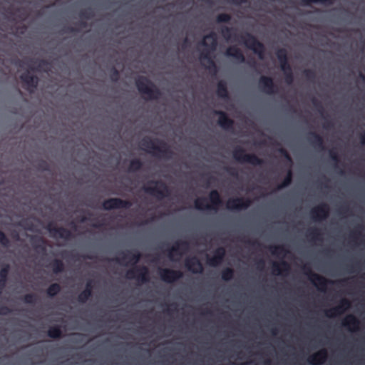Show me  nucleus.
<instances>
[{
	"instance_id": "nucleus-8",
	"label": "nucleus",
	"mask_w": 365,
	"mask_h": 365,
	"mask_svg": "<svg viewBox=\"0 0 365 365\" xmlns=\"http://www.w3.org/2000/svg\"><path fill=\"white\" fill-rule=\"evenodd\" d=\"M304 273L308 277L309 279L314 284L320 291H325L328 284L334 283L332 281L327 279L323 276L312 272L309 266L304 265L303 267Z\"/></svg>"
},
{
	"instance_id": "nucleus-21",
	"label": "nucleus",
	"mask_w": 365,
	"mask_h": 365,
	"mask_svg": "<svg viewBox=\"0 0 365 365\" xmlns=\"http://www.w3.org/2000/svg\"><path fill=\"white\" fill-rule=\"evenodd\" d=\"M185 265L192 273L200 274L203 272V265L196 257L187 258L185 261Z\"/></svg>"
},
{
	"instance_id": "nucleus-50",
	"label": "nucleus",
	"mask_w": 365,
	"mask_h": 365,
	"mask_svg": "<svg viewBox=\"0 0 365 365\" xmlns=\"http://www.w3.org/2000/svg\"><path fill=\"white\" fill-rule=\"evenodd\" d=\"M284 74L285 82L289 85L292 84L294 81V76H293L292 70L284 72Z\"/></svg>"
},
{
	"instance_id": "nucleus-11",
	"label": "nucleus",
	"mask_w": 365,
	"mask_h": 365,
	"mask_svg": "<svg viewBox=\"0 0 365 365\" xmlns=\"http://www.w3.org/2000/svg\"><path fill=\"white\" fill-rule=\"evenodd\" d=\"M252 204V201L248 197H235L230 198L227 202V208L230 210H241L248 208Z\"/></svg>"
},
{
	"instance_id": "nucleus-60",
	"label": "nucleus",
	"mask_w": 365,
	"mask_h": 365,
	"mask_svg": "<svg viewBox=\"0 0 365 365\" xmlns=\"http://www.w3.org/2000/svg\"><path fill=\"white\" fill-rule=\"evenodd\" d=\"M280 68L283 72L289 71L292 70V67L289 63V61L280 64Z\"/></svg>"
},
{
	"instance_id": "nucleus-15",
	"label": "nucleus",
	"mask_w": 365,
	"mask_h": 365,
	"mask_svg": "<svg viewBox=\"0 0 365 365\" xmlns=\"http://www.w3.org/2000/svg\"><path fill=\"white\" fill-rule=\"evenodd\" d=\"M159 275L163 282L167 283H173L182 278L183 274L180 270L164 268L159 269Z\"/></svg>"
},
{
	"instance_id": "nucleus-59",
	"label": "nucleus",
	"mask_w": 365,
	"mask_h": 365,
	"mask_svg": "<svg viewBox=\"0 0 365 365\" xmlns=\"http://www.w3.org/2000/svg\"><path fill=\"white\" fill-rule=\"evenodd\" d=\"M225 170L229 175L233 177L237 176V172L235 168L232 167H226Z\"/></svg>"
},
{
	"instance_id": "nucleus-48",
	"label": "nucleus",
	"mask_w": 365,
	"mask_h": 365,
	"mask_svg": "<svg viewBox=\"0 0 365 365\" xmlns=\"http://www.w3.org/2000/svg\"><path fill=\"white\" fill-rule=\"evenodd\" d=\"M234 29L232 28L224 26L221 30V33L226 39H229L232 36V31Z\"/></svg>"
},
{
	"instance_id": "nucleus-27",
	"label": "nucleus",
	"mask_w": 365,
	"mask_h": 365,
	"mask_svg": "<svg viewBox=\"0 0 365 365\" xmlns=\"http://www.w3.org/2000/svg\"><path fill=\"white\" fill-rule=\"evenodd\" d=\"M290 270V266L288 262L284 260H282L278 262H273L272 264V272L275 274L279 275L282 273H288Z\"/></svg>"
},
{
	"instance_id": "nucleus-25",
	"label": "nucleus",
	"mask_w": 365,
	"mask_h": 365,
	"mask_svg": "<svg viewBox=\"0 0 365 365\" xmlns=\"http://www.w3.org/2000/svg\"><path fill=\"white\" fill-rule=\"evenodd\" d=\"M225 56L227 57H231L235 58L240 63H244L245 61V58L242 52V51L236 46H231L228 47L225 53Z\"/></svg>"
},
{
	"instance_id": "nucleus-51",
	"label": "nucleus",
	"mask_w": 365,
	"mask_h": 365,
	"mask_svg": "<svg viewBox=\"0 0 365 365\" xmlns=\"http://www.w3.org/2000/svg\"><path fill=\"white\" fill-rule=\"evenodd\" d=\"M329 153L331 159L335 163V167L337 168V164L339 163L338 153L333 149L330 150Z\"/></svg>"
},
{
	"instance_id": "nucleus-63",
	"label": "nucleus",
	"mask_w": 365,
	"mask_h": 365,
	"mask_svg": "<svg viewBox=\"0 0 365 365\" xmlns=\"http://www.w3.org/2000/svg\"><path fill=\"white\" fill-rule=\"evenodd\" d=\"M332 127L333 123L329 120H326L325 122L323 123V128L325 129H329Z\"/></svg>"
},
{
	"instance_id": "nucleus-47",
	"label": "nucleus",
	"mask_w": 365,
	"mask_h": 365,
	"mask_svg": "<svg viewBox=\"0 0 365 365\" xmlns=\"http://www.w3.org/2000/svg\"><path fill=\"white\" fill-rule=\"evenodd\" d=\"M93 16V12L91 9L88 8L80 12V17L85 19H91Z\"/></svg>"
},
{
	"instance_id": "nucleus-45",
	"label": "nucleus",
	"mask_w": 365,
	"mask_h": 365,
	"mask_svg": "<svg viewBox=\"0 0 365 365\" xmlns=\"http://www.w3.org/2000/svg\"><path fill=\"white\" fill-rule=\"evenodd\" d=\"M0 244L4 247H9L10 246V240L1 230H0Z\"/></svg>"
},
{
	"instance_id": "nucleus-24",
	"label": "nucleus",
	"mask_w": 365,
	"mask_h": 365,
	"mask_svg": "<svg viewBox=\"0 0 365 365\" xmlns=\"http://www.w3.org/2000/svg\"><path fill=\"white\" fill-rule=\"evenodd\" d=\"M307 139L308 142L316 149L319 150H325L323 138L316 132H309Z\"/></svg>"
},
{
	"instance_id": "nucleus-56",
	"label": "nucleus",
	"mask_w": 365,
	"mask_h": 365,
	"mask_svg": "<svg viewBox=\"0 0 365 365\" xmlns=\"http://www.w3.org/2000/svg\"><path fill=\"white\" fill-rule=\"evenodd\" d=\"M278 151L287 161L292 163V158L286 149L284 148H279Z\"/></svg>"
},
{
	"instance_id": "nucleus-3",
	"label": "nucleus",
	"mask_w": 365,
	"mask_h": 365,
	"mask_svg": "<svg viewBox=\"0 0 365 365\" xmlns=\"http://www.w3.org/2000/svg\"><path fill=\"white\" fill-rule=\"evenodd\" d=\"M200 44L207 48L200 54V58L202 60H207L209 66L207 68L209 71H213L215 73L217 71V66L215 61L211 58L210 56V51H213L217 46V36L214 31H211L208 34L205 35L200 42Z\"/></svg>"
},
{
	"instance_id": "nucleus-36",
	"label": "nucleus",
	"mask_w": 365,
	"mask_h": 365,
	"mask_svg": "<svg viewBox=\"0 0 365 365\" xmlns=\"http://www.w3.org/2000/svg\"><path fill=\"white\" fill-rule=\"evenodd\" d=\"M143 167L142 161L138 158L133 159L130 161L128 171L131 173L140 170Z\"/></svg>"
},
{
	"instance_id": "nucleus-52",
	"label": "nucleus",
	"mask_w": 365,
	"mask_h": 365,
	"mask_svg": "<svg viewBox=\"0 0 365 365\" xmlns=\"http://www.w3.org/2000/svg\"><path fill=\"white\" fill-rule=\"evenodd\" d=\"M119 71L115 68L113 67L110 71V79L113 82H117L119 79Z\"/></svg>"
},
{
	"instance_id": "nucleus-61",
	"label": "nucleus",
	"mask_w": 365,
	"mask_h": 365,
	"mask_svg": "<svg viewBox=\"0 0 365 365\" xmlns=\"http://www.w3.org/2000/svg\"><path fill=\"white\" fill-rule=\"evenodd\" d=\"M317 4H321L325 6H330L334 4L336 0H317Z\"/></svg>"
},
{
	"instance_id": "nucleus-14",
	"label": "nucleus",
	"mask_w": 365,
	"mask_h": 365,
	"mask_svg": "<svg viewBox=\"0 0 365 365\" xmlns=\"http://www.w3.org/2000/svg\"><path fill=\"white\" fill-rule=\"evenodd\" d=\"M350 307L351 302L346 298H343L336 306L331 308L330 309L326 310L325 314L327 317L333 318L341 315L348 309H349Z\"/></svg>"
},
{
	"instance_id": "nucleus-39",
	"label": "nucleus",
	"mask_w": 365,
	"mask_h": 365,
	"mask_svg": "<svg viewBox=\"0 0 365 365\" xmlns=\"http://www.w3.org/2000/svg\"><path fill=\"white\" fill-rule=\"evenodd\" d=\"M276 56L279 62V64L289 61L287 51L285 48H279L276 52Z\"/></svg>"
},
{
	"instance_id": "nucleus-49",
	"label": "nucleus",
	"mask_w": 365,
	"mask_h": 365,
	"mask_svg": "<svg viewBox=\"0 0 365 365\" xmlns=\"http://www.w3.org/2000/svg\"><path fill=\"white\" fill-rule=\"evenodd\" d=\"M312 102L314 106L315 107V108L322 115L323 113H324V108H323L322 103L317 99H316L315 98H314L312 100Z\"/></svg>"
},
{
	"instance_id": "nucleus-30",
	"label": "nucleus",
	"mask_w": 365,
	"mask_h": 365,
	"mask_svg": "<svg viewBox=\"0 0 365 365\" xmlns=\"http://www.w3.org/2000/svg\"><path fill=\"white\" fill-rule=\"evenodd\" d=\"M269 250L272 255L277 256H285L288 252V250L283 245H272L269 247Z\"/></svg>"
},
{
	"instance_id": "nucleus-32",
	"label": "nucleus",
	"mask_w": 365,
	"mask_h": 365,
	"mask_svg": "<svg viewBox=\"0 0 365 365\" xmlns=\"http://www.w3.org/2000/svg\"><path fill=\"white\" fill-rule=\"evenodd\" d=\"M307 237L313 241H322V233L319 229L314 227L308 230Z\"/></svg>"
},
{
	"instance_id": "nucleus-31",
	"label": "nucleus",
	"mask_w": 365,
	"mask_h": 365,
	"mask_svg": "<svg viewBox=\"0 0 365 365\" xmlns=\"http://www.w3.org/2000/svg\"><path fill=\"white\" fill-rule=\"evenodd\" d=\"M52 271L54 274H59L64 271V264L62 260L59 259H55L51 263Z\"/></svg>"
},
{
	"instance_id": "nucleus-44",
	"label": "nucleus",
	"mask_w": 365,
	"mask_h": 365,
	"mask_svg": "<svg viewBox=\"0 0 365 365\" xmlns=\"http://www.w3.org/2000/svg\"><path fill=\"white\" fill-rule=\"evenodd\" d=\"M231 20V16L227 14H220L216 17V21L217 23H228Z\"/></svg>"
},
{
	"instance_id": "nucleus-55",
	"label": "nucleus",
	"mask_w": 365,
	"mask_h": 365,
	"mask_svg": "<svg viewBox=\"0 0 365 365\" xmlns=\"http://www.w3.org/2000/svg\"><path fill=\"white\" fill-rule=\"evenodd\" d=\"M278 151L287 161L292 163V158L286 149L284 148H279Z\"/></svg>"
},
{
	"instance_id": "nucleus-12",
	"label": "nucleus",
	"mask_w": 365,
	"mask_h": 365,
	"mask_svg": "<svg viewBox=\"0 0 365 365\" xmlns=\"http://www.w3.org/2000/svg\"><path fill=\"white\" fill-rule=\"evenodd\" d=\"M47 230L53 237H58L69 240L73 237L72 232L63 227H57L53 223H49L46 227Z\"/></svg>"
},
{
	"instance_id": "nucleus-18",
	"label": "nucleus",
	"mask_w": 365,
	"mask_h": 365,
	"mask_svg": "<svg viewBox=\"0 0 365 365\" xmlns=\"http://www.w3.org/2000/svg\"><path fill=\"white\" fill-rule=\"evenodd\" d=\"M189 248V242L186 240H178L174 245L168 249V255L171 260H174V255L181 256V251L187 250Z\"/></svg>"
},
{
	"instance_id": "nucleus-10",
	"label": "nucleus",
	"mask_w": 365,
	"mask_h": 365,
	"mask_svg": "<svg viewBox=\"0 0 365 365\" xmlns=\"http://www.w3.org/2000/svg\"><path fill=\"white\" fill-rule=\"evenodd\" d=\"M131 205L132 203L130 200H122L117 197L109 198L104 200L103 202V208L106 210L120 208L128 209L131 207Z\"/></svg>"
},
{
	"instance_id": "nucleus-9",
	"label": "nucleus",
	"mask_w": 365,
	"mask_h": 365,
	"mask_svg": "<svg viewBox=\"0 0 365 365\" xmlns=\"http://www.w3.org/2000/svg\"><path fill=\"white\" fill-rule=\"evenodd\" d=\"M126 277L129 279H135L138 281L145 283L149 281V270L145 266H135L126 272Z\"/></svg>"
},
{
	"instance_id": "nucleus-29",
	"label": "nucleus",
	"mask_w": 365,
	"mask_h": 365,
	"mask_svg": "<svg viewBox=\"0 0 365 365\" xmlns=\"http://www.w3.org/2000/svg\"><path fill=\"white\" fill-rule=\"evenodd\" d=\"M9 269L10 266L6 264L0 270V294L2 293L6 286Z\"/></svg>"
},
{
	"instance_id": "nucleus-2",
	"label": "nucleus",
	"mask_w": 365,
	"mask_h": 365,
	"mask_svg": "<svg viewBox=\"0 0 365 365\" xmlns=\"http://www.w3.org/2000/svg\"><path fill=\"white\" fill-rule=\"evenodd\" d=\"M135 86L139 93L145 96L147 100H158L162 96L160 90L146 76H138L135 79Z\"/></svg>"
},
{
	"instance_id": "nucleus-43",
	"label": "nucleus",
	"mask_w": 365,
	"mask_h": 365,
	"mask_svg": "<svg viewBox=\"0 0 365 365\" xmlns=\"http://www.w3.org/2000/svg\"><path fill=\"white\" fill-rule=\"evenodd\" d=\"M23 302L29 304H34L37 301V296L35 294H26L23 297Z\"/></svg>"
},
{
	"instance_id": "nucleus-33",
	"label": "nucleus",
	"mask_w": 365,
	"mask_h": 365,
	"mask_svg": "<svg viewBox=\"0 0 365 365\" xmlns=\"http://www.w3.org/2000/svg\"><path fill=\"white\" fill-rule=\"evenodd\" d=\"M292 171L291 169H289L283 181L277 185V190H279L286 187H288L292 182Z\"/></svg>"
},
{
	"instance_id": "nucleus-7",
	"label": "nucleus",
	"mask_w": 365,
	"mask_h": 365,
	"mask_svg": "<svg viewBox=\"0 0 365 365\" xmlns=\"http://www.w3.org/2000/svg\"><path fill=\"white\" fill-rule=\"evenodd\" d=\"M232 156L235 160L241 163H247L252 165H262L264 163L255 154L245 153V149L241 147H237L233 150Z\"/></svg>"
},
{
	"instance_id": "nucleus-22",
	"label": "nucleus",
	"mask_w": 365,
	"mask_h": 365,
	"mask_svg": "<svg viewBox=\"0 0 365 365\" xmlns=\"http://www.w3.org/2000/svg\"><path fill=\"white\" fill-rule=\"evenodd\" d=\"M328 358V353L325 349H322L311 355L307 361L311 365H321L326 361Z\"/></svg>"
},
{
	"instance_id": "nucleus-19",
	"label": "nucleus",
	"mask_w": 365,
	"mask_h": 365,
	"mask_svg": "<svg viewBox=\"0 0 365 365\" xmlns=\"http://www.w3.org/2000/svg\"><path fill=\"white\" fill-rule=\"evenodd\" d=\"M214 113L219 116L218 125L225 130H232L234 126V120L230 118L227 113L222 110H215Z\"/></svg>"
},
{
	"instance_id": "nucleus-28",
	"label": "nucleus",
	"mask_w": 365,
	"mask_h": 365,
	"mask_svg": "<svg viewBox=\"0 0 365 365\" xmlns=\"http://www.w3.org/2000/svg\"><path fill=\"white\" fill-rule=\"evenodd\" d=\"M217 96L222 99H230L229 92L227 90V83L224 81H220L217 85Z\"/></svg>"
},
{
	"instance_id": "nucleus-57",
	"label": "nucleus",
	"mask_w": 365,
	"mask_h": 365,
	"mask_svg": "<svg viewBox=\"0 0 365 365\" xmlns=\"http://www.w3.org/2000/svg\"><path fill=\"white\" fill-rule=\"evenodd\" d=\"M11 312V310L10 308H9L7 306H0V314L1 315H8Z\"/></svg>"
},
{
	"instance_id": "nucleus-35",
	"label": "nucleus",
	"mask_w": 365,
	"mask_h": 365,
	"mask_svg": "<svg viewBox=\"0 0 365 365\" xmlns=\"http://www.w3.org/2000/svg\"><path fill=\"white\" fill-rule=\"evenodd\" d=\"M61 290V287L58 283L51 284L46 289V294L49 297H53Z\"/></svg>"
},
{
	"instance_id": "nucleus-5",
	"label": "nucleus",
	"mask_w": 365,
	"mask_h": 365,
	"mask_svg": "<svg viewBox=\"0 0 365 365\" xmlns=\"http://www.w3.org/2000/svg\"><path fill=\"white\" fill-rule=\"evenodd\" d=\"M149 183L153 184L154 186H144L143 190L145 192L155 197L158 200H163L170 195V190L164 182L161 180H151Z\"/></svg>"
},
{
	"instance_id": "nucleus-46",
	"label": "nucleus",
	"mask_w": 365,
	"mask_h": 365,
	"mask_svg": "<svg viewBox=\"0 0 365 365\" xmlns=\"http://www.w3.org/2000/svg\"><path fill=\"white\" fill-rule=\"evenodd\" d=\"M303 75L307 80L310 81H314L316 78L315 71L312 69H304L303 71Z\"/></svg>"
},
{
	"instance_id": "nucleus-53",
	"label": "nucleus",
	"mask_w": 365,
	"mask_h": 365,
	"mask_svg": "<svg viewBox=\"0 0 365 365\" xmlns=\"http://www.w3.org/2000/svg\"><path fill=\"white\" fill-rule=\"evenodd\" d=\"M37 168L41 170L48 171L49 165L46 160H41L37 165Z\"/></svg>"
},
{
	"instance_id": "nucleus-17",
	"label": "nucleus",
	"mask_w": 365,
	"mask_h": 365,
	"mask_svg": "<svg viewBox=\"0 0 365 365\" xmlns=\"http://www.w3.org/2000/svg\"><path fill=\"white\" fill-rule=\"evenodd\" d=\"M259 88L267 94H274L277 93V86L273 79L269 76H262L259 79Z\"/></svg>"
},
{
	"instance_id": "nucleus-16",
	"label": "nucleus",
	"mask_w": 365,
	"mask_h": 365,
	"mask_svg": "<svg viewBox=\"0 0 365 365\" xmlns=\"http://www.w3.org/2000/svg\"><path fill=\"white\" fill-rule=\"evenodd\" d=\"M311 217L314 221L326 220L329 215V207L327 203H322L310 211Z\"/></svg>"
},
{
	"instance_id": "nucleus-26",
	"label": "nucleus",
	"mask_w": 365,
	"mask_h": 365,
	"mask_svg": "<svg viewBox=\"0 0 365 365\" xmlns=\"http://www.w3.org/2000/svg\"><path fill=\"white\" fill-rule=\"evenodd\" d=\"M359 320L353 314L347 315L342 322V325L351 331L359 330Z\"/></svg>"
},
{
	"instance_id": "nucleus-13",
	"label": "nucleus",
	"mask_w": 365,
	"mask_h": 365,
	"mask_svg": "<svg viewBox=\"0 0 365 365\" xmlns=\"http://www.w3.org/2000/svg\"><path fill=\"white\" fill-rule=\"evenodd\" d=\"M121 254L122 256L120 257H115L111 260L119 264H123L125 260L128 259V262L125 264L128 265L130 263L134 267L141 258V254L138 251H127L126 252H122Z\"/></svg>"
},
{
	"instance_id": "nucleus-6",
	"label": "nucleus",
	"mask_w": 365,
	"mask_h": 365,
	"mask_svg": "<svg viewBox=\"0 0 365 365\" xmlns=\"http://www.w3.org/2000/svg\"><path fill=\"white\" fill-rule=\"evenodd\" d=\"M240 38L248 48L251 49L258 56L259 58H264L265 53L264 46L255 36L250 33H245L240 36Z\"/></svg>"
},
{
	"instance_id": "nucleus-38",
	"label": "nucleus",
	"mask_w": 365,
	"mask_h": 365,
	"mask_svg": "<svg viewBox=\"0 0 365 365\" xmlns=\"http://www.w3.org/2000/svg\"><path fill=\"white\" fill-rule=\"evenodd\" d=\"M234 269L231 267H226L221 272V278L222 280L227 282L231 280L234 277Z\"/></svg>"
},
{
	"instance_id": "nucleus-54",
	"label": "nucleus",
	"mask_w": 365,
	"mask_h": 365,
	"mask_svg": "<svg viewBox=\"0 0 365 365\" xmlns=\"http://www.w3.org/2000/svg\"><path fill=\"white\" fill-rule=\"evenodd\" d=\"M362 228V227L361 225H358L356 229H354L352 232H351V237L354 239V240H356L359 238V236H361V231L360 230Z\"/></svg>"
},
{
	"instance_id": "nucleus-42",
	"label": "nucleus",
	"mask_w": 365,
	"mask_h": 365,
	"mask_svg": "<svg viewBox=\"0 0 365 365\" xmlns=\"http://www.w3.org/2000/svg\"><path fill=\"white\" fill-rule=\"evenodd\" d=\"M31 242L32 247L35 250H38V246L41 244H46V241L43 237H37V236H33L31 238Z\"/></svg>"
},
{
	"instance_id": "nucleus-64",
	"label": "nucleus",
	"mask_w": 365,
	"mask_h": 365,
	"mask_svg": "<svg viewBox=\"0 0 365 365\" xmlns=\"http://www.w3.org/2000/svg\"><path fill=\"white\" fill-rule=\"evenodd\" d=\"M93 280L90 279L86 282L85 289H89V290L93 293Z\"/></svg>"
},
{
	"instance_id": "nucleus-40",
	"label": "nucleus",
	"mask_w": 365,
	"mask_h": 365,
	"mask_svg": "<svg viewBox=\"0 0 365 365\" xmlns=\"http://www.w3.org/2000/svg\"><path fill=\"white\" fill-rule=\"evenodd\" d=\"M30 62L32 63H35V64L38 63L37 67L35 68L30 66V68L33 71L34 70L41 71V70L43 69L45 66H48L50 64L48 61L44 60V59H41L39 61L31 60Z\"/></svg>"
},
{
	"instance_id": "nucleus-62",
	"label": "nucleus",
	"mask_w": 365,
	"mask_h": 365,
	"mask_svg": "<svg viewBox=\"0 0 365 365\" xmlns=\"http://www.w3.org/2000/svg\"><path fill=\"white\" fill-rule=\"evenodd\" d=\"M229 3L235 4V5H240L241 4H245L248 1V0H227Z\"/></svg>"
},
{
	"instance_id": "nucleus-20",
	"label": "nucleus",
	"mask_w": 365,
	"mask_h": 365,
	"mask_svg": "<svg viewBox=\"0 0 365 365\" xmlns=\"http://www.w3.org/2000/svg\"><path fill=\"white\" fill-rule=\"evenodd\" d=\"M20 79L24 84V88L28 91H31L37 88L38 78L36 76L31 75L29 71L22 73Z\"/></svg>"
},
{
	"instance_id": "nucleus-41",
	"label": "nucleus",
	"mask_w": 365,
	"mask_h": 365,
	"mask_svg": "<svg viewBox=\"0 0 365 365\" xmlns=\"http://www.w3.org/2000/svg\"><path fill=\"white\" fill-rule=\"evenodd\" d=\"M31 242L32 247L35 250H38V246L41 244H46V241L43 237H37V236H33L31 238Z\"/></svg>"
},
{
	"instance_id": "nucleus-37",
	"label": "nucleus",
	"mask_w": 365,
	"mask_h": 365,
	"mask_svg": "<svg viewBox=\"0 0 365 365\" xmlns=\"http://www.w3.org/2000/svg\"><path fill=\"white\" fill-rule=\"evenodd\" d=\"M93 293L89 289H84L78 296V301L80 303H86L91 297Z\"/></svg>"
},
{
	"instance_id": "nucleus-4",
	"label": "nucleus",
	"mask_w": 365,
	"mask_h": 365,
	"mask_svg": "<svg viewBox=\"0 0 365 365\" xmlns=\"http://www.w3.org/2000/svg\"><path fill=\"white\" fill-rule=\"evenodd\" d=\"M209 200L210 204H205L207 201L206 197H198L195 202V207L198 210H210L217 211L219 207L222 204V200L219 192L217 190H212L209 194Z\"/></svg>"
},
{
	"instance_id": "nucleus-58",
	"label": "nucleus",
	"mask_w": 365,
	"mask_h": 365,
	"mask_svg": "<svg viewBox=\"0 0 365 365\" xmlns=\"http://www.w3.org/2000/svg\"><path fill=\"white\" fill-rule=\"evenodd\" d=\"M299 4L303 6H309L312 4H317V0H300Z\"/></svg>"
},
{
	"instance_id": "nucleus-1",
	"label": "nucleus",
	"mask_w": 365,
	"mask_h": 365,
	"mask_svg": "<svg viewBox=\"0 0 365 365\" xmlns=\"http://www.w3.org/2000/svg\"><path fill=\"white\" fill-rule=\"evenodd\" d=\"M140 147L143 150L152 153L154 156L169 160L173 155V152L169 145L163 140L151 139L144 137L140 140Z\"/></svg>"
},
{
	"instance_id": "nucleus-23",
	"label": "nucleus",
	"mask_w": 365,
	"mask_h": 365,
	"mask_svg": "<svg viewBox=\"0 0 365 365\" xmlns=\"http://www.w3.org/2000/svg\"><path fill=\"white\" fill-rule=\"evenodd\" d=\"M225 248L222 247L217 248L214 251L213 256L212 257H207V264L212 267H216L220 264L225 257Z\"/></svg>"
},
{
	"instance_id": "nucleus-34",
	"label": "nucleus",
	"mask_w": 365,
	"mask_h": 365,
	"mask_svg": "<svg viewBox=\"0 0 365 365\" xmlns=\"http://www.w3.org/2000/svg\"><path fill=\"white\" fill-rule=\"evenodd\" d=\"M47 334L50 338L59 339L62 336V331L60 327L55 325L48 329Z\"/></svg>"
}]
</instances>
